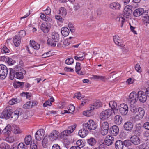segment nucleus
Listing matches in <instances>:
<instances>
[{
	"instance_id": "nucleus-43",
	"label": "nucleus",
	"mask_w": 149,
	"mask_h": 149,
	"mask_svg": "<svg viewBox=\"0 0 149 149\" xmlns=\"http://www.w3.org/2000/svg\"><path fill=\"white\" fill-rule=\"evenodd\" d=\"M14 129L13 132L15 134H17L22 132V131L20 130L19 127L16 125L13 126Z\"/></svg>"
},
{
	"instance_id": "nucleus-58",
	"label": "nucleus",
	"mask_w": 149,
	"mask_h": 149,
	"mask_svg": "<svg viewBox=\"0 0 149 149\" xmlns=\"http://www.w3.org/2000/svg\"><path fill=\"white\" fill-rule=\"evenodd\" d=\"M26 35V32L24 30H21L19 32V36L20 38L24 37Z\"/></svg>"
},
{
	"instance_id": "nucleus-62",
	"label": "nucleus",
	"mask_w": 149,
	"mask_h": 149,
	"mask_svg": "<svg viewBox=\"0 0 149 149\" xmlns=\"http://www.w3.org/2000/svg\"><path fill=\"white\" fill-rule=\"evenodd\" d=\"M135 68L136 71L140 72H141V68L139 65L138 64H136L135 66Z\"/></svg>"
},
{
	"instance_id": "nucleus-64",
	"label": "nucleus",
	"mask_w": 149,
	"mask_h": 149,
	"mask_svg": "<svg viewBox=\"0 0 149 149\" xmlns=\"http://www.w3.org/2000/svg\"><path fill=\"white\" fill-rule=\"evenodd\" d=\"M139 149H146V144L143 143L138 146Z\"/></svg>"
},
{
	"instance_id": "nucleus-33",
	"label": "nucleus",
	"mask_w": 149,
	"mask_h": 149,
	"mask_svg": "<svg viewBox=\"0 0 149 149\" xmlns=\"http://www.w3.org/2000/svg\"><path fill=\"white\" fill-rule=\"evenodd\" d=\"M110 7L113 10H119L120 7V6L118 3L114 2L110 4Z\"/></svg>"
},
{
	"instance_id": "nucleus-22",
	"label": "nucleus",
	"mask_w": 149,
	"mask_h": 149,
	"mask_svg": "<svg viewBox=\"0 0 149 149\" xmlns=\"http://www.w3.org/2000/svg\"><path fill=\"white\" fill-rule=\"evenodd\" d=\"M123 127L127 131L131 132L133 128V125L131 122L128 121L125 123Z\"/></svg>"
},
{
	"instance_id": "nucleus-37",
	"label": "nucleus",
	"mask_w": 149,
	"mask_h": 149,
	"mask_svg": "<svg viewBox=\"0 0 149 149\" xmlns=\"http://www.w3.org/2000/svg\"><path fill=\"white\" fill-rule=\"evenodd\" d=\"M21 99L18 98H13L10 100L8 103L9 104L13 105L15 104H16L19 103L21 101Z\"/></svg>"
},
{
	"instance_id": "nucleus-17",
	"label": "nucleus",
	"mask_w": 149,
	"mask_h": 149,
	"mask_svg": "<svg viewBox=\"0 0 149 149\" xmlns=\"http://www.w3.org/2000/svg\"><path fill=\"white\" fill-rule=\"evenodd\" d=\"M114 138L109 135H107L104 140V143L107 146L112 145L113 142Z\"/></svg>"
},
{
	"instance_id": "nucleus-6",
	"label": "nucleus",
	"mask_w": 149,
	"mask_h": 149,
	"mask_svg": "<svg viewBox=\"0 0 149 149\" xmlns=\"http://www.w3.org/2000/svg\"><path fill=\"white\" fill-rule=\"evenodd\" d=\"M11 113V109L9 107H6L1 113H0V118L6 120L10 119Z\"/></svg>"
},
{
	"instance_id": "nucleus-27",
	"label": "nucleus",
	"mask_w": 149,
	"mask_h": 149,
	"mask_svg": "<svg viewBox=\"0 0 149 149\" xmlns=\"http://www.w3.org/2000/svg\"><path fill=\"white\" fill-rule=\"evenodd\" d=\"M13 41L15 46L18 47L21 43V38L18 35H15L13 38Z\"/></svg>"
},
{
	"instance_id": "nucleus-31",
	"label": "nucleus",
	"mask_w": 149,
	"mask_h": 149,
	"mask_svg": "<svg viewBox=\"0 0 149 149\" xmlns=\"http://www.w3.org/2000/svg\"><path fill=\"white\" fill-rule=\"evenodd\" d=\"M31 46L35 49L38 50L40 48V45L33 40H31L30 41Z\"/></svg>"
},
{
	"instance_id": "nucleus-2",
	"label": "nucleus",
	"mask_w": 149,
	"mask_h": 149,
	"mask_svg": "<svg viewBox=\"0 0 149 149\" xmlns=\"http://www.w3.org/2000/svg\"><path fill=\"white\" fill-rule=\"evenodd\" d=\"M59 38V35L58 33L53 32L51 35L50 38H48L47 41V44L52 47H55L57 43L58 46V42Z\"/></svg>"
},
{
	"instance_id": "nucleus-50",
	"label": "nucleus",
	"mask_w": 149,
	"mask_h": 149,
	"mask_svg": "<svg viewBox=\"0 0 149 149\" xmlns=\"http://www.w3.org/2000/svg\"><path fill=\"white\" fill-rule=\"evenodd\" d=\"M26 146L22 143H20L17 146V148L18 149H28V147Z\"/></svg>"
},
{
	"instance_id": "nucleus-3",
	"label": "nucleus",
	"mask_w": 149,
	"mask_h": 149,
	"mask_svg": "<svg viewBox=\"0 0 149 149\" xmlns=\"http://www.w3.org/2000/svg\"><path fill=\"white\" fill-rule=\"evenodd\" d=\"M102 105V103L100 101L98 100L96 101L91 105L89 109L84 112L83 115L88 117L93 115V113L92 112V111L95 109H97L101 107Z\"/></svg>"
},
{
	"instance_id": "nucleus-12",
	"label": "nucleus",
	"mask_w": 149,
	"mask_h": 149,
	"mask_svg": "<svg viewBox=\"0 0 149 149\" xmlns=\"http://www.w3.org/2000/svg\"><path fill=\"white\" fill-rule=\"evenodd\" d=\"M51 27L50 23L45 22L42 23L40 26V29L45 33H47L50 31Z\"/></svg>"
},
{
	"instance_id": "nucleus-8",
	"label": "nucleus",
	"mask_w": 149,
	"mask_h": 149,
	"mask_svg": "<svg viewBox=\"0 0 149 149\" xmlns=\"http://www.w3.org/2000/svg\"><path fill=\"white\" fill-rule=\"evenodd\" d=\"M138 100L137 94L135 92L131 93L129 96L128 101L131 105L136 103Z\"/></svg>"
},
{
	"instance_id": "nucleus-19",
	"label": "nucleus",
	"mask_w": 149,
	"mask_h": 149,
	"mask_svg": "<svg viewBox=\"0 0 149 149\" xmlns=\"http://www.w3.org/2000/svg\"><path fill=\"white\" fill-rule=\"evenodd\" d=\"M26 73V71L24 69H22L21 71L16 72L15 73L14 78L18 79H22L24 78V75Z\"/></svg>"
},
{
	"instance_id": "nucleus-23",
	"label": "nucleus",
	"mask_w": 149,
	"mask_h": 149,
	"mask_svg": "<svg viewBox=\"0 0 149 149\" xmlns=\"http://www.w3.org/2000/svg\"><path fill=\"white\" fill-rule=\"evenodd\" d=\"M59 136V132L56 130L53 131L49 135L50 139L52 141L56 140Z\"/></svg>"
},
{
	"instance_id": "nucleus-41",
	"label": "nucleus",
	"mask_w": 149,
	"mask_h": 149,
	"mask_svg": "<svg viewBox=\"0 0 149 149\" xmlns=\"http://www.w3.org/2000/svg\"><path fill=\"white\" fill-rule=\"evenodd\" d=\"M59 14L62 15L63 17H65L67 14L66 10L64 7H61L59 9Z\"/></svg>"
},
{
	"instance_id": "nucleus-15",
	"label": "nucleus",
	"mask_w": 149,
	"mask_h": 149,
	"mask_svg": "<svg viewBox=\"0 0 149 149\" xmlns=\"http://www.w3.org/2000/svg\"><path fill=\"white\" fill-rule=\"evenodd\" d=\"M137 94L138 100L139 99L140 102L143 103L146 101L147 95L145 92L141 91H140Z\"/></svg>"
},
{
	"instance_id": "nucleus-63",
	"label": "nucleus",
	"mask_w": 149,
	"mask_h": 149,
	"mask_svg": "<svg viewBox=\"0 0 149 149\" xmlns=\"http://www.w3.org/2000/svg\"><path fill=\"white\" fill-rule=\"evenodd\" d=\"M106 145L103 142L101 144H99V149H106Z\"/></svg>"
},
{
	"instance_id": "nucleus-44",
	"label": "nucleus",
	"mask_w": 149,
	"mask_h": 149,
	"mask_svg": "<svg viewBox=\"0 0 149 149\" xmlns=\"http://www.w3.org/2000/svg\"><path fill=\"white\" fill-rule=\"evenodd\" d=\"M21 95L23 97H26V98H30L32 95L30 93L23 92L21 94Z\"/></svg>"
},
{
	"instance_id": "nucleus-4",
	"label": "nucleus",
	"mask_w": 149,
	"mask_h": 149,
	"mask_svg": "<svg viewBox=\"0 0 149 149\" xmlns=\"http://www.w3.org/2000/svg\"><path fill=\"white\" fill-rule=\"evenodd\" d=\"M113 114V110L108 109L102 111L100 114V117L101 120H104L107 119Z\"/></svg>"
},
{
	"instance_id": "nucleus-55",
	"label": "nucleus",
	"mask_w": 149,
	"mask_h": 149,
	"mask_svg": "<svg viewBox=\"0 0 149 149\" xmlns=\"http://www.w3.org/2000/svg\"><path fill=\"white\" fill-rule=\"evenodd\" d=\"M5 140L6 141L10 143H12L14 141V138L13 137L9 136H8V137L6 138Z\"/></svg>"
},
{
	"instance_id": "nucleus-13",
	"label": "nucleus",
	"mask_w": 149,
	"mask_h": 149,
	"mask_svg": "<svg viewBox=\"0 0 149 149\" xmlns=\"http://www.w3.org/2000/svg\"><path fill=\"white\" fill-rule=\"evenodd\" d=\"M22 113L20 109H17L13 112L11 109V113L10 120L13 121L16 120L18 118L19 116L22 114Z\"/></svg>"
},
{
	"instance_id": "nucleus-45",
	"label": "nucleus",
	"mask_w": 149,
	"mask_h": 149,
	"mask_svg": "<svg viewBox=\"0 0 149 149\" xmlns=\"http://www.w3.org/2000/svg\"><path fill=\"white\" fill-rule=\"evenodd\" d=\"M142 20L144 24H149V16L147 15L143 16Z\"/></svg>"
},
{
	"instance_id": "nucleus-42",
	"label": "nucleus",
	"mask_w": 149,
	"mask_h": 149,
	"mask_svg": "<svg viewBox=\"0 0 149 149\" xmlns=\"http://www.w3.org/2000/svg\"><path fill=\"white\" fill-rule=\"evenodd\" d=\"M42 145L44 148H46L48 145V140L46 137H45L42 141Z\"/></svg>"
},
{
	"instance_id": "nucleus-30",
	"label": "nucleus",
	"mask_w": 149,
	"mask_h": 149,
	"mask_svg": "<svg viewBox=\"0 0 149 149\" xmlns=\"http://www.w3.org/2000/svg\"><path fill=\"white\" fill-rule=\"evenodd\" d=\"M24 143L26 145H31L32 142L31 136L30 135H26L24 139Z\"/></svg>"
},
{
	"instance_id": "nucleus-49",
	"label": "nucleus",
	"mask_w": 149,
	"mask_h": 149,
	"mask_svg": "<svg viewBox=\"0 0 149 149\" xmlns=\"http://www.w3.org/2000/svg\"><path fill=\"white\" fill-rule=\"evenodd\" d=\"M109 105L111 108V109L117 107V106L116 102L113 101H110L109 103Z\"/></svg>"
},
{
	"instance_id": "nucleus-26",
	"label": "nucleus",
	"mask_w": 149,
	"mask_h": 149,
	"mask_svg": "<svg viewBox=\"0 0 149 149\" xmlns=\"http://www.w3.org/2000/svg\"><path fill=\"white\" fill-rule=\"evenodd\" d=\"M115 146L116 149H123L124 146L123 142L121 140H117L115 143Z\"/></svg>"
},
{
	"instance_id": "nucleus-39",
	"label": "nucleus",
	"mask_w": 149,
	"mask_h": 149,
	"mask_svg": "<svg viewBox=\"0 0 149 149\" xmlns=\"http://www.w3.org/2000/svg\"><path fill=\"white\" fill-rule=\"evenodd\" d=\"M81 57H79V55H77L74 56V58L77 61H82L85 58L86 55H87V54L83 53Z\"/></svg>"
},
{
	"instance_id": "nucleus-21",
	"label": "nucleus",
	"mask_w": 149,
	"mask_h": 149,
	"mask_svg": "<svg viewBox=\"0 0 149 149\" xmlns=\"http://www.w3.org/2000/svg\"><path fill=\"white\" fill-rule=\"evenodd\" d=\"M109 131L111 134L113 136H117L119 132V128L116 125H114L110 129Z\"/></svg>"
},
{
	"instance_id": "nucleus-28",
	"label": "nucleus",
	"mask_w": 149,
	"mask_h": 149,
	"mask_svg": "<svg viewBox=\"0 0 149 149\" xmlns=\"http://www.w3.org/2000/svg\"><path fill=\"white\" fill-rule=\"evenodd\" d=\"M120 38H119V36L117 35L113 36V41L116 45L121 47H123L124 46V45L121 44L120 42Z\"/></svg>"
},
{
	"instance_id": "nucleus-5",
	"label": "nucleus",
	"mask_w": 149,
	"mask_h": 149,
	"mask_svg": "<svg viewBox=\"0 0 149 149\" xmlns=\"http://www.w3.org/2000/svg\"><path fill=\"white\" fill-rule=\"evenodd\" d=\"M76 125L74 124L72 126L68 127V129L65 130L61 132V137L64 138L68 136L70 134L73 132L76 128Z\"/></svg>"
},
{
	"instance_id": "nucleus-16",
	"label": "nucleus",
	"mask_w": 149,
	"mask_h": 149,
	"mask_svg": "<svg viewBox=\"0 0 149 149\" xmlns=\"http://www.w3.org/2000/svg\"><path fill=\"white\" fill-rule=\"evenodd\" d=\"M45 135V131L42 129L39 130L35 134V139L38 141H40Z\"/></svg>"
},
{
	"instance_id": "nucleus-57",
	"label": "nucleus",
	"mask_w": 149,
	"mask_h": 149,
	"mask_svg": "<svg viewBox=\"0 0 149 149\" xmlns=\"http://www.w3.org/2000/svg\"><path fill=\"white\" fill-rule=\"evenodd\" d=\"M75 110V107L72 105L70 106L68 109L69 113H72Z\"/></svg>"
},
{
	"instance_id": "nucleus-11",
	"label": "nucleus",
	"mask_w": 149,
	"mask_h": 149,
	"mask_svg": "<svg viewBox=\"0 0 149 149\" xmlns=\"http://www.w3.org/2000/svg\"><path fill=\"white\" fill-rule=\"evenodd\" d=\"M144 110L142 108H138V110L136 112L134 118L136 120L141 119L144 116Z\"/></svg>"
},
{
	"instance_id": "nucleus-25",
	"label": "nucleus",
	"mask_w": 149,
	"mask_h": 149,
	"mask_svg": "<svg viewBox=\"0 0 149 149\" xmlns=\"http://www.w3.org/2000/svg\"><path fill=\"white\" fill-rule=\"evenodd\" d=\"M11 127L10 125H8L4 129L2 130V133L4 135L9 136L11 133Z\"/></svg>"
},
{
	"instance_id": "nucleus-47",
	"label": "nucleus",
	"mask_w": 149,
	"mask_h": 149,
	"mask_svg": "<svg viewBox=\"0 0 149 149\" xmlns=\"http://www.w3.org/2000/svg\"><path fill=\"white\" fill-rule=\"evenodd\" d=\"M10 146L7 143H3L0 144V149H9Z\"/></svg>"
},
{
	"instance_id": "nucleus-10",
	"label": "nucleus",
	"mask_w": 149,
	"mask_h": 149,
	"mask_svg": "<svg viewBox=\"0 0 149 149\" xmlns=\"http://www.w3.org/2000/svg\"><path fill=\"white\" fill-rule=\"evenodd\" d=\"M22 69H24L18 65L16 66L13 69L10 68V79L11 80H13L14 78L15 73H16V72L21 71Z\"/></svg>"
},
{
	"instance_id": "nucleus-60",
	"label": "nucleus",
	"mask_w": 149,
	"mask_h": 149,
	"mask_svg": "<svg viewBox=\"0 0 149 149\" xmlns=\"http://www.w3.org/2000/svg\"><path fill=\"white\" fill-rule=\"evenodd\" d=\"M9 50L6 46H4L1 50V52L2 53H8L9 52Z\"/></svg>"
},
{
	"instance_id": "nucleus-9",
	"label": "nucleus",
	"mask_w": 149,
	"mask_h": 149,
	"mask_svg": "<svg viewBox=\"0 0 149 149\" xmlns=\"http://www.w3.org/2000/svg\"><path fill=\"white\" fill-rule=\"evenodd\" d=\"M8 70L7 67L3 64L0 65V78L4 79L7 76Z\"/></svg>"
},
{
	"instance_id": "nucleus-59",
	"label": "nucleus",
	"mask_w": 149,
	"mask_h": 149,
	"mask_svg": "<svg viewBox=\"0 0 149 149\" xmlns=\"http://www.w3.org/2000/svg\"><path fill=\"white\" fill-rule=\"evenodd\" d=\"M88 102V100L85 99H83L82 100V102L81 104L80 107H79V108H81L82 106H84L85 104H86Z\"/></svg>"
},
{
	"instance_id": "nucleus-14",
	"label": "nucleus",
	"mask_w": 149,
	"mask_h": 149,
	"mask_svg": "<svg viewBox=\"0 0 149 149\" xmlns=\"http://www.w3.org/2000/svg\"><path fill=\"white\" fill-rule=\"evenodd\" d=\"M128 107L127 105L125 104H121L119 107V111L122 115L125 116L128 113Z\"/></svg>"
},
{
	"instance_id": "nucleus-20",
	"label": "nucleus",
	"mask_w": 149,
	"mask_h": 149,
	"mask_svg": "<svg viewBox=\"0 0 149 149\" xmlns=\"http://www.w3.org/2000/svg\"><path fill=\"white\" fill-rule=\"evenodd\" d=\"M144 13L143 9L140 8L135 9L133 12V15L135 17H138Z\"/></svg>"
},
{
	"instance_id": "nucleus-24",
	"label": "nucleus",
	"mask_w": 149,
	"mask_h": 149,
	"mask_svg": "<svg viewBox=\"0 0 149 149\" xmlns=\"http://www.w3.org/2000/svg\"><path fill=\"white\" fill-rule=\"evenodd\" d=\"M88 131L86 128L84 127L83 126V128L80 130L78 133L79 136L82 137L84 138L88 134Z\"/></svg>"
},
{
	"instance_id": "nucleus-53",
	"label": "nucleus",
	"mask_w": 149,
	"mask_h": 149,
	"mask_svg": "<svg viewBox=\"0 0 149 149\" xmlns=\"http://www.w3.org/2000/svg\"><path fill=\"white\" fill-rule=\"evenodd\" d=\"M6 62L9 65H13L15 62V61L13 60L12 58L8 57L7 58V59Z\"/></svg>"
},
{
	"instance_id": "nucleus-61",
	"label": "nucleus",
	"mask_w": 149,
	"mask_h": 149,
	"mask_svg": "<svg viewBox=\"0 0 149 149\" xmlns=\"http://www.w3.org/2000/svg\"><path fill=\"white\" fill-rule=\"evenodd\" d=\"M70 41L69 40V39H66L63 40V43L65 46H67L70 44Z\"/></svg>"
},
{
	"instance_id": "nucleus-56",
	"label": "nucleus",
	"mask_w": 149,
	"mask_h": 149,
	"mask_svg": "<svg viewBox=\"0 0 149 149\" xmlns=\"http://www.w3.org/2000/svg\"><path fill=\"white\" fill-rule=\"evenodd\" d=\"M108 131V129H101L100 132L101 134L102 135H106Z\"/></svg>"
},
{
	"instance_id": "nucleus-1",
	"label": "nucleus",
	"mask_w": 149,
	"mask_h": 149,
	"mask_svg": "<svg viewBox=\"0 0 149 149\" xmlns=\"http://www.w3.org/2000/svg\"><path fill=\"white\" fill-rule=\"evenodd\" d=\"M132 6L130 5L126 6L124 10L123 13V17L118 18L117 20L121 22V27H122L125 21V18H128L131 15L132 13Z\"/></svg>"
},
{
	"instance_id": "nucleus-36",
	"label": "nucleus",
	"mask_w": 149,
	"mask_h": 149,
	"mask_svg": "<svg viewBox=\"0 0 149 149\" xmlns=\"http://www.w3.org/2000/svg\"><path fill=\"white\" fill-rule=\"evenodd\" d=\"M87 142L89 145L93 146L96 144L97 141L93 137H91L87 139Z\"/></svg>"
},
{
	"instance_id": "nucleus-52",
	"label": "nucleus",
	"mask_w": 149,
	"mask_h": 149,
	"mask_svg": "<svg viewBox=\"0 0 149 149\" xmlns=\"http://www.w3.org/2000/svg\"><path fill=\"white\" fill-rule=\"evenodd\" d=\"M65 63L68 65L72 64L74 63V59L72 58H68L65 61Z\"/></svg>"
},
{
	"instance_id": "nucleus-46",
	"label": "nucleus",
	"mask_w": 149,
	"mask_h": 149,
	"mask_svg": "<svg viewBox=\"0 0 149 149\" xmlns=\"http://www.w3.org/2000/svg\"><path fill=\"white\" fill-rule=\"evenodd\" d=\"M101 129H109V124L107 122H104L100 125Z\"/></svg>"
},
{
	"instance_id": "nucleus-29",
	"label": "nucleus",
	"mask_w": 149,
	"mask_h": 149,
	"mask_svg": "<svg viewBox=\"0 0 149 149\" xmlns=\"http://www.w3.org/2000/svg\"><path fill=\"white\" fill-rule=\"evenodd\" d=\"M81 68V64L79 62L76 63L75 66L76 72L78 74L80 75H83L85 74L84 72L80 71Z\"/></svg>"
},
{
	"instance_id": "nucleus-48",
	"label": "nucleus",
	"mask_w": 149,
	"mask_h": 149,
	"mask_svg": "<svg viewBox=\"0 0 149 149\" xmlns=\"http://www.w3.org/2000/svg\"><path fill=\"white\" fill-rule=\"evenodd\" d=\"M76 146H78L79 148H81L84 146V144L82 140H79L77 141L76 143Z\"/></svg>"
},
{
	"instance_id": "nucleus-34",
	"label": "nucleus",
	"mask_w": 149,
	"mask_h": 149,
	"mask_svg": "<svg viewBox=\"0 0 149 149\" xmlns=\"http://www.w3.org/2000/svg\"><path fill=\"white\" fill-rule=\"evenodd\" d=\"M61 31L62 34L65 36H67L69 33V29L66 27L62 28Z\"/></svg>"
},
{
	"instance_id": "nucleus-54",
	"label": "nucleus",
	"mask_w": 149,
	"mask_h": 149,
	"mask_svg": "<svg viewBox=\"0 0 149 149\" xmlns=\"http://www.w3.org/2000/svg\"><path fill=\"white\" fill-rule=\"evenodd\" d=\"M131 141L130 140H125L123 142V145L126 146H129L131 145Z\"/></svg>"
},
{
	"instance_id": "nucleus-18",
	"label": "nucleus",
	"mask_w": 149,
	"mask_h": 149,
	"mask_svg": "<svg viewBox=\"0 0 149 149\" xmlns=\"http://www.w3.org/2000/svg\"><path fill=\"white\" fill-rule=\"evenodd\" d=\"M131 143L134 145H138L140 143L141 139L136 135H133L130 138Z\"/></svg>"
},
{
	"instance_id": "nucleus-38",
	"label": "nucleus",
	"mask_w": 149,
	"mask_h": 149,
	"mask_svg": "<svg viewBox=\"0 0 149 149\" xmlns=\"http://www.w3.org/2000/svg\"><path fill=\"white\" fill-rule=\"evenodd\" d=\"M24 85V83L19 82H17L13 84V86L15 88H22Z\"/></svg>"
},
{
	"instance_id": "nucleus-51",
	"label": "nucleus",
	"mask_w": 149,
	"mask_h": 149,
	"mask_svg": "<svg viewBox=\"0 0 149 149\" xmlns=\"http://www.w3.org/2000/svg\"><path fill=\"white\" fill-rule=\"evenodd\" d=\"M130 110L132 113L135 114L138 110V108H136L135 106H131L130 108Z\"/></svg>"
},
{
	"instance_id": "nucleus-40",
	"label": "nucleus",
	"mask_w": 149,
	"mask_h": 149,
	"mask_svg": "<svg viewBox=\"0 0 149 149\" xmlns=\"http://www.w3.org/2000/svg\"><path fill=\"white\" fill-rule=\"evenodd\" d=\"M40 16L41 19L44 21H51L52 19L49 18L48 16H46L44 14L41 13H40Z\"/></svg>"
},
{
	"instance_id": "nucleus-35",
	"label": "nucleus",
	"mask_w": 149,
	"mask_h": 149,
	"mask_svg": "<svg viewBox=\"0 0 149 149\" xmlns=\"http://www.w3.org/2000/svg\"><path fill=\"white\" fill-rule=\"evenodd\" d=\"M141 126L140 124H138L136 125V129L134 131V133L138 135H140L141 134Z\"/></svg>"
},
{
	"instance_id": "nucleus-32",
	"label": "nucleus",
	"mask_w": 149,
	"mask_h": 149,
	"mask_svg": "<svg viewBox=\"0 0 149 149\" xmlns=\"http://www.w3.org/2000/svg\"><path fill=\"white\" fill-rule=\"evenodd\" d=\"M114 120L115 123L117 125H120L122 121V118L121 117L118 115H116L114 117Z\"/></svg>"
},
{
	"instance_id": "nucleus-7",
	"label": "nucleus",
	"mask_w": 149,
	"mask_h": 149,
	"mask_svg": "<svg viewBox=\"0 0 149 149\" xmlns=\"http://www.w3.org/2000/svg\"><path fill=\"white\" fill-rule=\"evenodd\" d=\"M84 127L88 129L89 130H93L95 129L97 126V124L93 120H89L86 123L83 125Z\"/></svg>"
}]
</instances>
